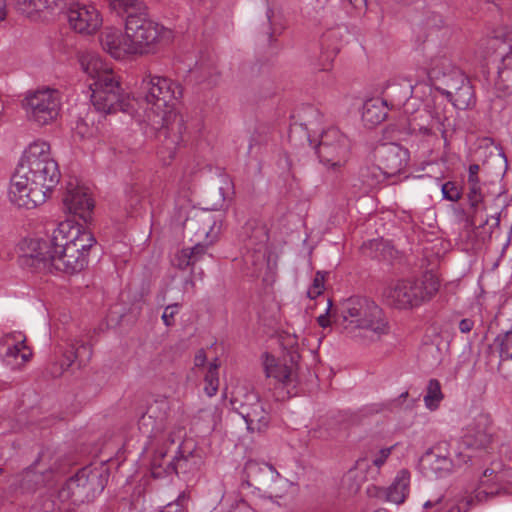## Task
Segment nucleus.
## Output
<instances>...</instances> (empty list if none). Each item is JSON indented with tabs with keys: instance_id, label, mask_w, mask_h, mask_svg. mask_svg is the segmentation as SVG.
<instances>
[{
	"instance_id": "10",
	"label": "nucleus",
	"mask_w": 512,
	"mask_h": 512,
	"mask_svg": "<svg viewBox=\"0 0 512 512\" xmlns=\"http://www.w3.org/2000/svg\"><path fill=\"white\" fill-rule=\"evenodd\" d=\"M24 107L30 121L39 126L48 125L59 116L61 94L51 88L36 90L25 97Z\"/></svg>"
},
{
	"instance_id": "2",
	"label": "nucleus",
	"mask_w": 512,
	"mask_h": 512,
	"mask_svg": "<svg viewBox=\"0 0 512 512\" xmlns=\"http://www.w3.org/2000/svg\"><path fill=\"white\" fill-rule=\"evenodd\" d=\"M61 178L49 143L36 140L23 152L9 188L10 201L19 208L33 209L43 204Z\"/></svg>"
},
{
	"instance_id": "12",
	"label": "nucleus",
	"mask_w": 512,
	"mask_h": 512,
	"mask_svg": "<svg viewBox=\"0 0 512 512\" xmlns=\"http://www.w3.org/2000/svg\"><path fill=\"white\" fill-rule=\"evenodd\" d=\"M496 440L493 423L489 415L479 414L464 429L460 438L459 447L473 454L489 451Z\"/></svg>"
},
{
	"instance_id": "15",
	"label": "nucleus",
	"mask_w": 512,
	"mask_h": 512,
	"mask_svg": "<svg viewBox=\"0 0 512 512\" xmlns=\"http://www.w3.org/2000/svg\"><path fill=\"white\" fill-rule=\"evenodd\" d=\"M436 90L459 110L468 109L476 102L473 87L463 72H456L455 79L446 81L445 85H437Z\"/></svg>"
},
{
	"instance_id": "50",
	"label": "nucleus",
	"mask_w": 512,
	"mask_h": 512,
	"mask_svg": "<svg viewBox=\"0 0 512 512\" xmlns=\"http://www.w3.org/2000/svg\"><path fill=\"white\" fill-rule=\"evenodd\" d=\"M207 356L204 349H200L197 351L194 357V365L196 367H203L206 363Z\"/></svg>"
},
{
	"instance_id": "3",
	"label": "nucleus",
	"mask_w": 512,
	"mask_h": 512,
	"mask_svg": "<svg viewBox=\"0 0 512 512\" xmlns=\"http://www.w3.org/2000/svg\"><path fill=\"white\" fill-rule=\"evenodd\" d=\"M141 89L146 101L157 108L149 120L162 140L157 154L163 164L168 165L176 156L185 128L182 116L173 109L175 101L182 97V87L168 77L149 74L143 78Z\"/></svg>"
},
{
	"instance_id": "44",
	"label": "nucleus",
	"mask_w": 512,
	"mask_h": 512,
	"mask_svg": "<svg viewBox=\"0 0 512 512\" xmlns=\"http://www.w3.org/2000/svg\"><path fill=\"white\" fill-rule=\"evenodd\" d=\"M212 243L213 242L198 241L195 242L193 247L189 248V253L190 255H192V259L194 260L195 263L203 258V256L206 254L208 246L211 245Z\"/></svg>"
},
{
	"instance_id": "47",
	"label": "nucleus",
	"mask_w": 512,
	"mask_h": 512,
	"mask_svg": "<svg viewBox=\"0 0 512 512\" xmlns=\"http://www.w3.org/2000/svg\"><path fill=\"white\" fill-rule=\"evenodd\" d=\"M393 448L394 446L381 449L373 459V464L380 468L386 462L387 458L390 456Z\"/></svg>"
},
{
	"instance_id": "25",
	"label": "nucleus",
	"mask_w": 512,
	"mask_h": 512,
	"mask_svg": "<svg viewBox=\"0 0 512 512\" xmlns=\"http://www.w3.org/2000/svg\"><path fill=\"white\" fill-rule=\"evenodd\" d=\"M201 465L202 457L198 452L194 450L186 451L185 447H182L173 460L167 464L164 471L187 474L198 470Z\"/></svg>"
},
{
	"instance_id": "23",
	"label": "nucleus",
	"mask_w": 512,
	"mask_h": 512,
	"mask_svg": "<svg viewBox=\"0 0 512 512\" xmlns=\"http://www.w3.org/2000/svg\"><path fill=\"white\" fill-rule=\"evenodd\" d=\"M456 72L462 71L453 65L446 53L441 51L429 58L426 74L435 87L455 79Z\"/></svg>"
},
{
	"instance_id": "22",
	"label": "nucleus",
	"mask_w": 512,
	"mask_h": 512,
	"mask_svg": "<svg viewBox=\"0 0 512 512\" xmlns=\"http://www.w3.org/2000/svg\"><path fill=\"white\" fill-rule=\"evenodd\" d=\"M245 475L248 485L258 490L270 488L280 478V474L271 464L254 460L245 464Z\"/></svg>"
},
{
	"instance_id": "9",
	"label": "nucleus",
	"mask_w": 512,
	"mask_h": 512,
	"mask_svg": "<svg viewBox=\"0 0 512 512\" xmlns=\"http://www.w3.org/2000/svg\"><path fill=\"white\" fill-rule=\"evenodd\" d=\"M316 153L324 166L338 171L345 167L350 158V141L338 128L329 127L321 133Z\"/></svg>"
},
{
	"instance_id": "39",
	"label": "nucleus",
	"mask_w": 512,
	"mask_h": 512,
	"mask_svg": "<svg viewBox=\"0 0 512 512\" xmlns=\"http://www.w3.org/2000/svg\"><path fill=\"white\" fill-rule=\"evenodd\" d=\"M467 197L470 207L476 212L483 203V194L480 183L468 185Z\"/></svg>"
},
{
	"instance_id": "59",
	"label": "nucleus",
	"mask_w": 512,
	"mask_h": 512,
	"mask_svg": "<svg viewBox=\"0 0 512 512\" xmlns=\"http://www.w3.org/2000/svg\"><path fill=\"white\" fill-rule=\"evenodd\" d=\"M431 127H428V126H420L419 127V131L423 134H426V135H429L431 134Z\"/></svg>"
},
{
	"instance_id": "46",
	"label": "nucleus",
	"mask_w": 512,
	"mask_h": 512,
	"mask_svg": "<svg viewBox=\"0 0 512 512\" xmlns=\"http://www.w3.org/2000/svg\"><path fill=\"white\" fill-rule=\"evenodd\" d=\"M167 455L166 446H161L157 448L151 459L152 468H161L164 465V459Z\"/></svg>"
},
{
	"instance_id": "38",
	"label": "nucleus",
	"mask_w": 512,
	"mask_h": 512,
	"mask_svg": "<svg viewBox=\"0 0 512 512\" xmlns=\"http://www.w3.org/2000/svg\"><path fill=\"white\" fill-rule=\"evenodd\" d=\"M71 354L73 359L70 362L78 361L79 365H86L92 357V346L88 343L76 342L72 345Z\"/></svg>"
},
{
	"instance_id": "57",
	"label": "nucleus",
	"mask_w": 512,
	"mask_h": 512,
	"mask_svg": "<svg viewBox=\"0 0 512 512\" xmlns=\"http://www.w3.org/2000/svg\"><path fill=\"white\" fill-rule=\"evenodd\" d=\"M442 497H438L435 501H432V500H428L424 503V508L428 509V508H432L434 507L435 505H437L440 501H441Z\"/></svg>"
},
{
	"instance_id": "27",
	"label": "nucleus",
	"mask_w": 512,
	"mask_h": 512,
	"mask_svg": "<svg viewBox=\"0 0 512 512\" xmlns=\"http://www.w3.org/2000/svg\"><path fill=\"white\" fill-rule=\"evenodd\" d=\"M83 71L94 81L100 80L104 74H114L112 69L95 53H85L80 57Z\"/></svg>"
},
{
	"instance_id": "60",
	"label": "nucleus",
	"mask_w": 512,
	"mask_h": 512,
	"mask_svg": "<svg viewBox=\"0 0 512 512\" xmlns=\"http://www.w3.org/2000/svg\"><path fill=\"white\" fill-rule=\"evenodd\" d=\"M493 220H494V224L493 225L498 226L499 223H500L499 217H494Z\"/></svg>"
},
{
	"instance_id": "21",
	"label": "nucleus",
	"mask_w": 512,
	"mask_h": 512,
	"mask_svg": "<svg viewBox=\"0 0 512 512\" xmlns=\"http://www.w3.org/2000/svg\"><path fill=\"white\" fill-rule=\"evenodd\" d=\"M409 485L410 472L402 469L397 473L393 483L387 489L370 486L367 489V493L370 496L385 498L387 501L395 504H402L409 493Z\"/></svg>"
},
{
	"instance_id": "31",
	"label": "nucleus",
	"mask_w": 512,
	"mask_h": 512,
	"mask_svg": "<svg viewBox=\"0 0 512 512\" xmlns=\"http://www.w3.org/2000/svg\"><path fill=\"white\" fill-rule=\"evenodd\" d=\"M265 372L267 377H272L283 384H289L293 380V369L271 357L267 358L265 362Z\"/></svg>"
},
{
	"instance_id": "19",
	"label": "nucleus",
	"mask_w": 512,
	"mask_h": 512,
	"mask_svg": "<svg viewBox=\"0 0 512 512\" xmlns=\"http://www.w3.org/2000/svg\"><path fill=\"white\" fill-rule=\"evenodd\" d=\"M63 204L69 213L78 215L84 221H87L94 208V202L88 190L78 185L76 181L67 183Z\"/></svg>"
},
{
	"instance_id": "48",
	"label": "nucleus",
	"mask_w": 512,
	"mask_h": 512,
	"mask_svg": "<svg viewBox=\"0 0 512 512\" xmlns=\"http://www.w3.org/2000/svg\"><path fill=\"white\" fill-rule=\"evenodd\" d=\"M479 169L480 167L478 164H471L469 166L467 185L480 183V179L478 177Z\"/></svg>"
},
{
	"instance_id": "41",
	"label": "nucleus",
	"mask_w": 512,
	"mask_h": 512,
	"mask_svg": "<svg viewBox=\"0 0 512 512\" xmlns=\"http://www.w3.org/2000/svg\"><path fill=\"white\" fill-rule=\"evenodd\" d=\"M441 192L444 199L451 202H457L461 199L462 192L458 185L448 181L441 186Z\"/></svg>"
},
{
	"instance_id": "30",
	"label": "nucleus",
	"mask_w": 512,
	"mask_h": 512,
	"mask_svg": "<svg viewBox=\"0 0 512 512\" xmlns=\"http://www.w3.org/2000/svg\"><path fill=\"white\" fill-rule=\"evenodd\" d=\"M69 228V223H61L54 229L52 236L48 239L52 245L56 247H63V251L74 256H84L87 258L86 253L76 248L75 244L68 241L66 230Z\"/></svg>"
},
{
	"instance_id": "43",
	"label": "nucleus",
	"mask_w": 512,
	"mask_h": 512,
	"mask_svg": "<svg viewBox=\"0 0 512 512\" xmlns=\"http://www.w3.org/2000/svg\"><path fill=\"white\" fill-rule=\"evenodd\" d=\"M324 280H325L324 274L322 272L318 271L315 274L313 284L307 291V295L309 298L314 299L317 296L322 294V292L324 290Z\"/></svg>"
},
{
	"instance_id": "55",
	"label": "nucleus",
	"mask_w": 512,
	"mask_h": 512,
	"mask_svg": "<svg viewBox=\"0 0 512 512\" xmlns=\"http://www.w3.org/2000/svg\"><path fill=\"white\" fill-rule=\"evenodd\" d=\"M317 322L318 324L323 327V328H326L327 326H329L330 322H329V318L327 316V314H322L320 315L318 318H317Z\"/></svg>"
},
{
	"instance_id": "13",
	"label": "nucleus",
	"mask_w": 512,
	"mask_h": 512,
	"mask_svg": "<svg viewBox=\"0 0 512 512\" xmlns=\"http://www.w3.org/2000/svg\"><path fill=\"white\" fill-rule=\"evenodd\" d=\"M231 404L233 409L243 417L249 431L262 432L268 427L270 415L255 391L239 389L233 396Z\"/></svg>"
},
{
	"instance_id": "40",
	"label": "nucleus",
	"mask_w": 512,
	"mask_h": 512,
	"mask_svg": "<svg viewBox=\"0 0 512 512\" xmlns=\"http://www.w3.org/2000/svg\"><path fill=\"white\" fill-rule=\"evenodd\" d=\"M189 248H183L179 250L172 260V263L177 268L184 270L188 268L189 266H193L195 264L194 260L192 259V255H190Z\"/></svg>"
},
{
	"instance_id": "36",
	"label": "nucleus",
	"mask_w": 512,
	"mask_h": 512,
	"mask_svg": "<svg viewBox=\"0 0 512 512\" xmlns=\"http://www.w3.org/2000/svg\"><path fill=\"white\" fill-rule=\"evenodd\" d=\"M57 461L58 459H55L49 450H44L40 452L38 458L33 463V469L40 474L56 472L58 471Z\"/></svg>"
},
{
	"instance_id": "58",
	"label": "nucleus",
	"mask_w": 512,
	"mask_h": 512,
	"mask_svg": "<svg viewBox=\"0 0 512 512\" xmlns=\"http://www.w3.org/2000/svg\"><path fill=\"white\" fill-rule=\"evenodd\" d=\"M266 15H267L268 21L270 22V25H271V27H272V33L276 32V28H274V24H273V22H272V18H273V16H274V12H273V10L269 8V9L267 10Z\"/></svg>"
},
{
	"instance_id": "16",
	"label": "nucleus",
	"mask_w": 512,
	"mask_h": 512,
	"mask_svg": "<svg viewBox=\"0 0 512 512\" xmlns=\"http://www.w3.org/2000/svg\"><path fill=\"white\" fill-rule=\"evenodd\" d=\"M26 337L21 332H11L0 338V354L12 369H19L30 361L32 350L25 344Z\"/></svg>"
},
{
	"instance_id": "11",
	"label": "nucleus",
	"mask_w": 512,
	"mask_h": 512,
	"mask_svg": "<svg viewBox=\"0 0 512 512\" xmlns=\"http://www.w3.org/2000/svg\"><path fill=\"white\" fill-rule=\"evenodd\" d=\"M91 102L96 110L105 114L126 110V97L115 74H104L89 84Z\"/></svg>"
},
{
	"instance_id": "62",
	"label": "nucleus",
	"mask_w": 512,
	"mask_h": 512,
	"mask_svg": "<svg viewBox=\"0 0 512 512\" xmlns=\"http://www.w3.org/2000/svg\"><path fill=\"white\" fill-rule=\"evenodd\" d=\"M408 396V392H403L401 395H400V398H406Z\"/></svg>"
},
{
	"instance_id": "54",
	"label": "nucleus",
	"mask_w": 512,
	"mask_h": 512,
	"mask_svg": "<svg viewBox=\"0 0 512 512\" xmlns=\"http://www.w3.org/2000/svg\"><path fill=\"white\" fill-rule=\"evenodd\" d=\"M86 128H87V125L84 121L77 122L76 131L82 137H86V136L89 137V135L86 134Z\"/></svg>"
},
{
	"instance_id": "24",
	"label": "nucleus",
	"mask_w": 512,
	"mask_h": 512,
	"mask_svg": "<svg viewBox=\"0 0 512 512\" xmlns=\"http://www.w3.org/2000/svg\"><path fill=\"white\" fill-rule=\"evenodd\" d=\"M240 240L244 243L246 250L256 247H266L269 240L266 225L259 220H248L239 233Z\"/></svg>"
},
{
	"instance_id": "17",
	"label": "nucleus",
	"mask_w": 512,
	"mask_h": 512,
	"mask_svg": "<svg viewBox=\"0 0 512 512\" xmlns=\"http://www.w3.org/2000/svg\"><path fill=\"white\" fill-rule=\"evenodd\" d=\"M447 446L446 442L439 443L426 455L425 460L429 462L431 471L438 477L450 473L455 466L461 467L472 461V455L463 451L456 453L454 458L449 457L443 453L447 450Z\"/></svg>"
},
{
	"instance_id": "26",
	"label": "nucleus",
	"mask_w": 512,
	"mask_h": 512,
	"mask_svg": "<svg viewBox=\"0 0 512 512\" xmlns=\"http://www.w3.org/2000/svg\"><path fill=\"white\" fill-rule=\"evenodd\" d=\"M387 113L388 107L384 100L369 99L363 105L362 120L368 127H374L386 119Z\"/></svg>"
},
{
	"instance_id": "7",
	"label": "nucleus",
	"mask_w": 512,
	"mask_h": 512,
	"mask_svg": "<svg viewBox=\"0 0 512 512\" xmlns=\"http://www.w3.org/2000/svg\"><path fill=\"white\" fill-rule=\"evenodd\" d=\"M440 287L439 279L426 273L421 279H401L391 282L382 292L385 302L397 309H412L431 300Z\"/></svg>"
},
{
	"instance_id": "49",
	"label": "nucleus",
	"mask_w": 512,
	"mask_h": 512,
	"mask_svg": "<svg viewBox=\"0 0 512 512\" xmlns=\"http://www.w3.org/2000/svg\"><path fill=\"white\" fill-rule=\"evenodd\" d=\"M474 327V321L470 318H464L459 322V330L462 333H469Z\"/></svg>"
},
{
	"instance_id": "34",
	"label": "nucleus",
	"mask_w": 512,
	"mask_h": 512,
	"mask_svg": "<svg viewBox=\"0 0 512 512\" xmlns=\"http://www.w3.org/2000/svg\"><path fill=\"white\" fill-rule=\"evenodd\" d=\"M219 360L215 358L213 362L209 364L208 371L204 376V392L208 397L216 395L219 387L218 368Z\"/></svg>"
},
{
	"instance_id": "8",
	"label": "nucleus",
	"mask_w": 512,
	"mask_h": 512,
	"mask_svg": "<svg viewBox=\"0 0 512 512\" xmlns=\"http://www.w3.org/2000/svg\"><path fill=\"white\" fill-rule=\"evenodd\" d=\"M107 479L108 475L102 469L84 467L66 481L59 497L73 505L89 503L104 490Z\"/></svg>"
},
{
	"instance_id": "5",
	"label": "nucleus",
	"mask_w": 512,
	"mask_h": 512,
	"mask_svg": "<svg viewBox=\"0 0 512 512\" xmlns=\"http://www.w3.org/2000/svg\"><path fill=\"white\" fill-rule=\"evenodd\" d=\"M68 0H14L15 9L22 15L37 19L42 13H53L66 8L69 26L77 33L91 35L102 25L96 6Z\"/></svg>"
},
{
	"instance_id": "32",
	"label": "nucleus",
	"mask_w": 512,
	"mask_h": 512,
	"mask_svg": "<svg viewBox=\"0 0 512 512\" xmlns=\"http://www.w3.org/2000/svg\"><path fill=\"white\" fill-rule=\"evenodd\" d=\"M443 399L444 394L440 382L437 379H430L423 399L425 407L430 411H435L439 408Z\"/></svg>"
},
{
	"instance_id": "45",
	"label": "nucleus",
	"mask_w": 512,
	"mask_h": 512,
	"mask_svg": "<svg viewBox=\"0 0 512 512\" xmlns=\"http://www.w3.org/2000/svg\"><path fill=\"white\" fill-rule=\"evenodd\" d=\"M179 311V304L174 303L165 307L162 314V320L166 326H172L174 324V317Z\"/></svg>"
},
{
	"instance_id": "28",
	"label": "nucleus",
	"mask_w": 512,
	"mask_h": 512,
	"mask_svg": "<svg viewBox=\"0 0 512 512\" xmlns=\"http://www.w3.org/2000/svg\"><path fill=\"white\" fill-rule=\"evenodd\" d=\"M427 108L432 122L437 125V129L441 132L442 137L446 138V134L450 130H454V124L451 121V117L447 114L446 105L434 99L433 108L431 109L429 105Z\"/></svg>"
},
{
	"instance_id": "56",
	"label": "nucleus",
	"mask_w": 512,
	"mask_h": 512,
	"mask_svg": "<svg viewBox=\"0 0 512 512\" xmlns=\"http://www.w3.org/2000/svg\"><path fill=\"white\" fill-rule=\"evenodd\" d=\"M6 17V0H0V21Z\"/></svg>"
},
{
	"instance_id": "53",
	"label": "nucleus",
	"mask_w": 512,
	"mask_h": 512,
	"mask_svg": "<svg viewBox=\"0 0 512 512\" xmlns=\"http://www.w3.org/2000/svg\"><path fill=\"white\" fill-rule=\"evenodd\" d=\"M332 62H333V57L326 56L325 62L319 65L318 70H320V71L329 70L332 66Z\"/></svg>"
},
{
	"instance_id": "33",
	"label": "nucleus",
	"mask_w": 512,
	"mask_h": 512,
	"mask_svg": "<svg viewBox=\"0 0 512 512\" xmlns=\"http://www.w3.org/2000/svg\"><path fill=\"white\" fill-rule=\"evenodd\" d=\"M497 86L499 89L512 93V53L502 58Z\"/></svg>"
},
{
	"instance_id": "61",
	"label": "nucleus",
	"mask_w": 512,
	"mask_h": 512,
	"mask_svg": "<svg viewBox=\"0 0 512 512\" xmlns=\"http://www.w3.org/2000/svg\"><path fill=\"white\" fill-rule=\"evenodd\" d=\"M492 471L490 472L489 469H486L484 471V476H488V475H491Z\"/></svg>"
},
{
	"instance_id": "42",
	"label": "nucleus",
	"mask_w": 512,
	"mask_h": 512,
	"mask_svg": "<svg viewBox=\"0 0 512 512\" xmlns=\"http://www.w3.org/2000/svg\"><path fill=\"white\" fill-rule=\"evenodd\" d=\"M188 496L185 492L179 494L177 499L168 503L162 512H186L187 511Z\"/></svg>"
},
{
	"instance_id": "35",
	"label": "nucleus",
	"mask_w": 512,
	"mask_h": 512,
	"mask_svg": "<svg viewBox=\"0 0 512 512\" xmlns=\"http://www.w3.org/2000/svg\"><path fill=\"white\" fill-rule=\"evenodd\" d=\"M267 249L266 247H256L255 249L247 250L244 255V260L247 265H251L253 274H258L267 263Z\"/></svg>"
},
{
	"instance_id": "14",
	"label": "nucleus",
	"mask_w": 512,
	"mask_h": 512,
	"mask_svg": "<svg viewBox=\"0 0 512 512\" xmlns=\"http://www.w3.org/2000/svg\"><path fill=\"white\" fill-rule=\"evenodd\" d=\"M377 158L378 166L375 170L385 177H393L406 169L410 152L395 143L383 144L377 150Z\"/></svg>"
},
{
	"instance_id": "52",
	"label": "nucleus",
	"mask_w": 512,
	"mask_h": 512,
	"mask_svg": "<svg viewBox=\"0 0 512 512\" xmlns=\"http://www.w3.org/2000/svg\"><path fill=\"white\" fill-rule=\"evenodd\" d=\"M445 512H464L461 506L455 502L445 504Z\"/></svg>"
},
{
	"instance_id": "51",
	"label": "nucleus",
	"mask_w": 512,
	"mask_h": 512,
	"mask_svg": "<svg viewBox=\"0 0 512 512\" xmlns=\"http://www.w3.org/2000/svg\"><path fill=\"white\" fill-rule=\"evenodd\" d=\"M350 4L358 11H365L367 8V0H350Z\"/></svg>"
},
{
	"instance_id": "64",
	"label": "nucleus",
	"mask_w": 512,
	"mask_h": 512,
	"mask_svg": "<svg viewBox=\"0 0 512 512\" xmlns=\"http://www.w3.org/2000/svg\"><path fill=\"white\" fill-rule=\"evenodd\" d=\"M374 176H375L376 180L378 181V176H379V175H378V174H376V173H374Z\"/></svg>"
},
{
	"instance_id": "6",
	"label": "nucleus",
	"mask_w": 512,
	"mask_h": 512,
	"mask_svg": "<svg viewBox=\"0 0 512 512\" xmlns=\"http://www.w3.org/2000/svg\"><path fill=\"white\" fill-rule=\"evenodd\" d=\"M23 250V263L35 270H53L65 273H76L87 265V258L74 256L63 251V247H56L48 239H26Z\"/></svg>"
},
{
	"instance_id": "4",
	"label": "nucleus",
	"mask_w": 512,
	"mask_h": 512,
	"mask_svg": "<svg viewBox=\"0 0 512 512\" xmlns=\"http://www.w3.org/2000/svg\"><path fill=\"white\" fill-rule=\"evenodd\" d=\"M339 324L355 338H369L371 341L388 334L389 325L382 309L366 297H351L339 308Z\"/></svg>"
},
{
	"instance_id": "37",
	"label": "nucleus",
	"mask_w": 512,
	"mask_h": 512,
	"mask_svg": "<svg viewBox=\"0 0 512 512\" xmlns=\"http://www.w3.org/2000/svg\"><path fill=\"white\" fill-rule=\"evenodd\" d=\"M142 206L141 188L130 186L125 191V209L130 216L137 214Z\"/></svg>"
},
{
	"instance_id": "1",
	"label": "nucleus",
	"mask_w": 512,
	"mask_h": 512,
	"mask_svg": "<svg viewBox=\"0 0 512 512\" xmlns=\"http://www.w3.org/2000/svg\"><path fill=\"white\" fill-rule=\"evenodd\" d=\"M118 13L126 14L124 32L105 28L99 42L102 49L116 60L154 55L169 45L173 31L150 15L139 0H106Z\"/></svg>"
},
{
	"instance_id": "18",
	"label": "nucleus",
	"mask_w": 512,
	"mask_h": 512,
	"mask_svg": "<svg viewBox=\"0 0 512 512\" xmlns=\"http://www.w3.org/2000/svg\"><path fill=\"white\" fill-rule=\"evenodd\" d=\"M222 227V221H217L215 217L208 213L202 212L184 223V230L194 235V241L214 242Z\"/></svg>"
},
{
	"instance_id": "20",
	"label": "nucleus",
	"mask_w": 512,
	"mask_h": 512,
	"mask_svg": "<svg viewBox=\"0 0 512 512\" xmlns=\"http://www.w3.org/2000/svg\"><path fill=\"white\" fill-rule=\"evenodd\" d=\"M168 409L169 405L166 400L154 401L139 419V430L147 437L162 432L165 428Z\"/></svg>"
},
{
	"instance_id": "63",
	"label": "nucleus",
	"mask_w": 512,
	"mask_h": 512,
	"mask_svg": "<svg viewBox=\"0 0 512 512\" xmlns=\"http://www.w3.org/2000/svg\"><path fill=\"white\" fill-rule=\"evenodd\" d=\"M374 512H387V511L384 508H380V509L375 510Z\"/></svg>"
},
{
	"instance_id": "29",
	"label": "nucleus",
	"mask_w": 512,
	"mask_h": 512,
	"mask_svg": "<svg viewBox=\"0 0 512 512\" xmlns=\"http://www.w3.org/2000/svg\"><path fill=\"white\" fill-rule=\"evenodd\" d=\"M68 241L71 244H75L76 248L80 251L85 252L88 256V252L91 247L96 243V239L90 231L81 230L79 227H71L66 230Z\"/></svg>"
}]
</instances>
